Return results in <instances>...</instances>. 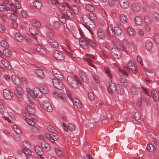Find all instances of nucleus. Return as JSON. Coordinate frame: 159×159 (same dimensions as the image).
<instances>
[{
    "label": "nucleus",
    "instance_id": "1",
    "mask_svg": "<svg viewBox=\"0 0 159 159\" xmlns=\"http://www.w3.org/2000/svg\"><path fill=\"white\" fill-rule=\"evenodd\" d=\"M67 80L72 87L74 88H77L79 84L81 85V82L80 80L78 77L75 75L74 77L69 76L67 77Z\"/></svg>",
    "mask_w": 159,
    "mask_h": 159
},
{
    "label": "nucleus",
    "instance_id": "2",
    "mask_svg": "<svg viewBox=\"0 0 159 159\" xmlns=\"http://www.w3.org/2000/svg\"><path fill=\"white\" fill-rule=\"evenodd\" d=\"M45 135L46 138L53 143H54L55 141H57L58 139V136L55 133H53L50 134L48 133H45Z\"/></svg>",
    "mask_w": 159,
    "mask_h": 159
},
{
    "label": "nucleus",
    "instance_id": "3",
    "mask_svg": "<svg viewBox=\"0 0 159 159\" xmlns=\"http://www.w3.org/2000/svg\"><path fill=\"white\" fill-rule=\"evenodd\" d=\"M109 86L107 88L108 91L110 94H113L116 91L115 83L112 80H110L109 82Z\"/></svg>",
    "mask_w": 159,
    "mask_h": 159
},
{
    "label": "nucleus",
    "instance_id": "4",
    "mask_svg": "<svg viewBox=\"0 0 159 159\" xmlns=\"http://www.w3.org/2000/svg\"><path fill=\"white\" fill-rule=\"evenodd\" d=\"M52 82L54 86L58 89L61 90L63 88L64 86L62 83L58 79H53Z\"/></svg>",
    "mask_w": 159,
    "mask_h": 159
},
{
    "label": "nucleus",
    "instance_id": "5",
    "mask_svg": "<svg viewBox=\"0 0 159 159\" xmlns=\"http://www.w3.org/2000/svg\"><path fill=\"white\" fill-rule=\"evenodd\" d=\"M128 67L132 70L133 73L135 74L138 71V69L135 64V62L133 60L130 61L128 64Z\"/></svg>",
    "mask_w": 159,
    "mask_h": 159
},
{
    "label": "nucleus",
    "instance_id": "6",
    "mask_svg": "<svg viewBox=\"0 0 159 159\" xmlns=\"http://www.w3.org/2000/svg\"><path fill=\"white\" fill-rule=\"evenodd\" d=\"M43 105L44 109L48 112H51L53 110L50 102L48 100L44 101L43 102Z\"/></svg>",
    "mask_w": 159,
    "mask_h": 159
},
{
    "label": "nucleus",
    "instance_id": "7",
    "mask_svg": "<svg viewBox=\"0 0 159 159\" xmlns=\"http://www.w3.org/2000/svg\"><path fill=\"white\" fill-rule=\"evenodd\" d=\"M54 57L58 60H62L64 58L63 54L57 50L55 51L53 53Z\"/></svg>",
    "mask_w": 159,
    "mask_h": 159
},
{
    "label": "nucleus",
    "instance_id": "8",
    "mask_svg": "<svg viewBox=\"0 0 159 159\" xmlns=\"http://www.w3.org/2000/svg\"><path fill=\"white\" fill-rule=\"evenodd\" d=\"M26 89L27 92L28 93L27 95L28 99L31 102L32 101L34 100L35 98L34 93L33 92L32 90L29 88H27Z\"/></svg>",
    "mask_w": 159,
    "mask_h": 159
},
{
    "label": "nucleus",
    "instance_id": "9",
    "mask_svg": "<svg viewBox=\"0 0 159 159\" xmlns=\"http://www.w3.org/2000/svg\"><path fill=\"white\" fill-rule=\"evenodd\" d=\"M24 93L23 90L21 87H16L15 93L16 96L20 98H21L23 96Z\"/></svg>",
    "mask_w": 159,
    "mask_h": 159
},
{
    "label": "nucleus",
    "instance_id": "10",
    "mask_svg": "<svg viewBox=\"0 0 159 159\" xmlns=\"http://www.w3.org/2000/svg\"><path fill=\"white\" fill-rule=\"evenodd\" d=\"M111 54L115 58H118L121 56L120 52L116 48H112L111 49Z\"/></svg>",
    "mask_w": 159,
    "mask_h": 159
},
{
    "label": "nucleus",
    "instance_id": "11",
    "mask_svg": "<svg viewBox=\"0 0 159 159\" xmlns=\"http://www.w3.org/2000/svg\"><path fill=\"white\" fill-rule=\"evenodd\" d=\"M52 73L53 75L57 78V79H59L62 80L63 79V76L60 72L55 69H53L52 70Z\"/></svg>",
    "mask_w": 159,
    "mask_h": 159
},
{
    "label": "nucleus",
    "instance_id": "12",
    "mask_svg": "<svg viewBox=\"0 0 159 159\" xmlns=\"http://www.w3.org/2000/svg\"><path fill=\"white\" fill-rule=\"evenodd\" d=\"M30 102V101L29 100L28 102L26 101L27 104H28L29 105L26 106L25 109L30 114H32L34 113V109L31 106L32 103Z\"/></svg>",
    "mask_w": 159,
    "mask_h": 159
},
{
    "label": "nucleus",
    "instance_id": "13",
    "mask_svg": "<svg viewBox=\"0 0 159 159\" xmlns=\"http://www.w3.org/2000/svg\"><path fill=\"white\" fill-rule=\"evenodd\" d=\"M120 6L123 9H126L129 7V3L127 0H119Z\"/></svg>",
    "mask_w": 159,
    "mask_h": 159
},
{
    "label": "nucleus",
    "instance_id": "14",
    "mask_svg": "<svg viewBox=\"0 0 159 159\" xmlns=\"http://www.w3.org/2000/svg\"><path fill=\"white\" fill-rule=\"evenodd\" d=\"M79 75L81 79L85 82L87 83L89 81V78L86 76L83 70L79 71Z\"/></svg>",
    "mask_w": 159,
    "mask_h": 159
},
{
    "label": "nucleus",
    "instance_id": "15",
    "mask_svg": "<svg viewBox=\"0 0 159 159\" xmlns=\"http://www.w3.org/2000/svg\"><path fill=\"white\" fill-rule=\"evenodd\" d=\"M3 94L5 98L8 99H10L12 98L13 95L11 92L7 89L3 91Z\"/></svg>",
    "mask_w": 159,
    "mask_h": 159
},
{
    "label": "nucleus",
    "instance_id": "16",
    "mask_svg": "<svg viewBox=\"0 0 159 159\" xmlns=\"http://www.w3.org/2000/svg\"><path fill=\"white\" fill-rule=\"evenodd\" d=\"M29 31L34 38L36 40L37 37L35 35H37L39 34V31L37 30L35 28L32 27L29 28Z\"/></svg>",
    "mask_w": 159,
    "mask_h": 159
},
{
    "label": "nucleus",
    "instance_id": "17",
    "mask_svg": "<svg viewBox=\"0 0 159 159\" xmlns=\"http://www.w3.org/2000/svg\"><path fill=\"white\" fill-rule=\"evenodd\" d=\"M97 34L98 37L100 39H103L105 37V34L103 30L100 28L98 29Z\"/></svg>",
    "mask_w": 159,
    "mask_h": 159
},
{
    "label": "nucleus",
    "instance_id": "18",
    "mask_svg": "<svg viewBox=\"0 0 159 159\" xmlns=\"http://www.w3.org/2000/svg\"><path fill=\"white\" fill-rule=\"evenodd\" d=\"M23 150V153L26 156L27 159H34L33 156L31 155V152L30 150Z\"/></svg>",
    "mask_w": 159,
    "mask_h": 159
},
{
    "label": "nucleus",
    "instance_id": "19",
    "mask_svg": "<svg viewBox=\"0 0 159 159\" xmlns=\"http://www.w3.org/2000/svg\"><path fill=\"white\" fill-rule=\"evenodd\" d=\"M53 94L56 96L58 97L61 98V100L64 102L66 101L67 99L64 94L62 93H57V92L54 91L53 92Z\"/></svg>",
    "mask_w": 159,
    "mask_h": 159
},
{
    "label": "nucleus",
    "instance_id": "20",
    "mask_svg": "<svg viewBox=\"0 0 159 159\" xmlns=\"http://www.w3.org/2000/svg\"><path fill=\"white\" fill-rule=\"evenodd\" d=\"M151 94L153 99L155 101L159 102V96L157 91L154 90H152Z\"/></svg>",
    "mask_w": 159,
    "mask_h": 159
},
{
    "label": "nucleus",
    "instance_id": "21",
    "mask_svg": "<svg viewBox=\"0 0 159 159\" xmlns=\"http://www.w3.org/2000/svg\"><path fill=\"white\" fill-rule=\"evenodd\" d=\"M86 24V28L90 31H91L92 29H94L95 27L94 23L91 20Z\"/></svg>",
    "mask_w": 159,
    "mask_h": 159
},
{
    "label": "nucleus",
    "instance_id": "22",
    "mask_svg": "<svg viewBox=\"0 0 159 159\" xmlns=\"http://www.w3.org/2000/svg\"><path fill=\"white\" fill-rule=\"evenodd\" d=\"M11 78L13 82L16 85H20L21 84V82L19 78L15 75L12 76Z\"/></svg>",
    "mask_w": 159,
    "mask_h": 159
},
{
    "label": "nucleus",
    "instance_id": "23",
    "mask_svg": "<svg viewBox=\"0 0 159 159\" xmlns=\"http://www.w3.org/2000/svg\"><path fill=\"white\" fill-rule=\"evenodd\" d=\"M2 62L3 66L8 70H10L11 69V67L10 65V64L8 61L5 59H3Z\"/></svg>",
    "mask_w": 159,
    "mask_h": 159
},
{
    "label": "nucleus",
    "instance_id": "24",
    "mask_svg": "<svg viewBox=\"0 0 159 159\" xmlns=\"http://www.w3.org/2000/svg\"><path fill=\"white\" fill-rule=\"evenodd\" d=\"M73 102L74 105L78 108H81L82 107V105L80 100L76 98H74L73 99Z\"/></svg>",
    "mask_w": 159,
    "mask_h": 159
},
{
    "label": "nucleus",
    "instance_id": "25",
    "mask_svg": "<svg viewBox=\"0 0 159 159\" xmlns=\"http://www.w3.org/2000/svg\"><path fill=\"white\" fill-rule=\"evenodd\" d=\"M48 43L50 44L51 46L53 48H57L58 47L57 43L51 39H49L48 40Z\"/></svg>",
    "mask_w": 159,
    "mask_h": 159
},
{
    "label": "nucleus",
    "instance_id": "26",
    "mask_svg": "<svg viewBox=\"0 0 159 159\" xmlns=\"http://www.w3.org/2000/svg\"><path fill=\"white\" fill-rule=\"evenodd\" d=\"M120 82L122 85L125 87L127 86V83L126 78L124 76H122L120 77Z\"/></svg>",
    "mask_w": 159,
    "mask_h": 159
},
{
    "label": "nucleus",
    "instance_id": "27",
    "mask_svg": "<svg viewBox=\"0 0 159 159\" xmlns=\"http://www.w3.org/2000/svg\"><path fill=\"white\" fill-rule=\"evenodd\" d=\"M119 70L120 72L126 76H127V72H130L129 70L126 66H124L123 68V69L119 68Z\"/></svg>",
    "mask_w": 159,
    "mask_h": 159
},
{
    "label": "nucleus",
    "instance_id": "28",
    "mask_svg": "<svg viewBox=\"0 0 159 159\" xmlns=\"http://www.w3.org/2000/svg\"><path fill=\"white\" fill-rule=\"evenodd\" d=\"M48 92V90L47 87L43 84H41L40 87V93L43 94H47Z\"/></svg>",
    "mask_w": 159,
    "mask_h": 159
},
{
    "label": "nucleus",
    "instance_id": "29",
    "mask_svg": "<svg viewBox=\"0 0 159 159\" xmlns=\"http://www.w3.org/2000/svg\"><path fill=\"white\" fill-rule=\"evenodd\" d=\"M133 10L135 12H138L140 9V5L136 2H134L132 5Z\"/></svg>",
    "mask_w": 159,
    "mask_h": 159
},
{
    "label": "nucleus",
    "instance_id": "30",
    "mask_svg": "<svg viewBox=\"0 0 159 159\" xmlns=\"http://www.w3.org/2000/svg\"><path fill=\"white\" fill-rule=\"evenodd\" d=\"M135 23L139 25H141L143 22L142 18L139 16H136L135 18Z\"/></svg>",
    "mask_w": 159,
    "mask_h": 159
},
{
    "label": "nucleus",
    "instance_id": "31",
    "mask_svg": "<svg viewBox=\"0 0 159 159\" xmlns=\"http://www.w3.org/2000/svg\"><path fill=\"white\" fill-rule=\"evenodd\" d=\"M87 10L89 12H93L95 10V8L93 5L90 4H87L85 5Z\"/></svg>",
    "mask_w": 159,
    "mask_h": 159
},
{
    "label": "nucleus",
    "instance_id": "32",
    "mask_svg": "<svg viewBox=\"0 0 159 159\" xmlns=\"http://www.w3.org/2000/svg\"><path fill=\"white\" fill-rule=\"evenodd\" d=\"M14 37L19 42H21L23 40V37L19 33H16L14 34Z\"/></svg>",
    "mask_w": 159,
    "mask_h": 159
},
{
    "label": "nucleus",
    "instance_id": "33",
    "mask_svg": "<svg viewBox=\"0 0 159 159\" xmlns=\"http://www.w3.org/2000/svg\"><path fill=\"white\" fill-rule=\"evenodd\" d=\"M120 18L121 21L124 23H126L128 20L126 16L124 14H121L120 16Z\"/></svg>",
    "mask_w": 159,
    "mask_h": 159
},
{
    "label": "nucleus",
    "instance_id": "34",
    "mask_svg": "<svg viewBox=\"0 0 159 159\" xmlns=\"http://www.w3.org/2000/svg\"><path fill=\"white\" fill-rule=\"evenodd\" d=\"M41 146L43 149L50 148V147L49 144L47 142L43 141L41 142Z\"/></svg>",
    "mask_w": 159,
    "mask_h": 159
},
{
    "label": "nucleus",
    "instance_id": "35",
    "mask_svg": "<svg viewBox=\"0 0 159 159\" xmlns=\"http://www.w3.org/2000/svg\"><path fill=\"white\" fill-rule=\"evenodd\" d=\"M114 32L115 34L117 35H119L121 34L122 33V30L120 27L115 26L114 28Z\"/></svg>",
    "mask_w": 159,
    "mask_h": 159
},
{
    "label": "nucleus",
    "instance_id": "36",
    "mask_svg": "<svg viewBox=\"0 0 159 159\" xmlns=\"http://www.w3.org/2000/svg\"><path fill=\"white\" fill-rule=\"evenodd\" d=\"M127 31L129 34L131 36L134 35L135 33V31L134 28L130 27L128 28Z\"/></svg>",
    "mask_w": 159,
    "mask_h": 159
},
{
    "label": "nucleus",
    "instance_id": "37",
    "mask_svg": "<svg viewBox=\"0 0 159 159\" xmlns=\"http://www.w3.org/2000/svg\"><path fill=\"white\" fill-rule=\"evenodd\" d=\"M113 42L115 46L119 49H122L123 48V47L122 46L120 43L116 40H114Z\"/></svg>",
    "mask_w": 159,
    "mask_h": 159
},
{
    "label": "nucleus",
    "instance_id": "38",
    "mask_svg": "<svg viewBox=\"0 0 159 159\" xmlns=\"http://www.w3.org/2000/svg\"><path fill=\"white\" fill-rule=\"evenodd\" d=\"M23 145L25 148L24 149H30L31 148L30 144L27 141H24L23 142Z\"/></svg>",
    "mask_w": 159,
    "mask_h": 159
},
{
    "label": "nucleus",
    "instance_id": "39",
    "mask_svg": "<svg viewBox=\"0 0 159 159\" xmlns=\"http://www.w3.org/2000/svg\"><path fill=\"white\" fill-rule=\"evenodd\" d=\"M145 47L148 50H150L152 47V44L151 42L147 41L146 42Z\"/></svg>",
    "mask_w": 159,
    "mask_h": 159
},
{
    "label": "nucleus",
    "instance_id": "40",
    "mask_svg": "<svg viewBox=\"0 0 159 159\" xmlns=\"http://www.w3.org/2000/svg\"><path fill=\"white\" fill-rule=\"evenodd\" d=\"M130 90L131 93L134 95H137L138 93V92L137 88L134 86L132 87Z\"/></svg>",
    "mask_w": 159,
    "mask_h": 159
},
{
    "label": "nucleus",
    "instance_id": "41",
    "mask_svg": "<svg viewBox=\"0 0 159 159\" xmlns=\"http://www.w3.org/2000/svg\"><path fill=\"white\" fill-rule=\"evenodd\" d=\"M25 121L29 125L31 126H35V124L32 120L28 118H26Z\"/></svg>",
    "mask_w": 159,
    "mask_h": 159
},
{
    "label": "nucleus",
    "instance_id": "42",
    "mask_svg": "<svg viewBox=\"0 0 159 159\" xmlns=\"http://www.w3.org/2000/svg\"><path fill=\"white\" fill-rule=\"evenodd\" d=\"M82 19L84 22L85 23H88L91 20L87 15H83L82 16Z\"/></svg>",
    "mask_w": 159,
    "mask_h": 159
},
{
    "label": "nucleus",
    "instance_id": "43",
    "mask_svg": "<svg viewBox=\"0 0 159 159\" xmlns=\"http://www.w3.org/2000/svg\"><path fill=\"white\" fill-rule=\"evenodd\" d=\"M154 20L155 21L159 20V14L156 12H154L152 15Z\"/></svg>",
    "mask_w": 159,
    "mask_h": 159
},
{
    "label": "nucleus",
    "instance_id": "44",
    "mask_svg": "<svg viewBox=\"0 0 159 159\" xmlns=\"http://www.w3.org/2000/svg\"><path fill=\"white\" fill-rule=\"evenodd\" d=\"M13 128L14 130L18 134H21V131L19 129V127H17L16 125H13Z\"/></svg>",
    "mask_w": 159,
    "mask_h": 159
},
{
    "label": "nucleus",
    "instance_id": "45",
    "mask_svg": "<svg viewBox=\"0 0 159 159\" xmlns=\"http://www.w3.org/2000/svg\"><path fill=\"white\" fill-rule=\"evenodd\" d=\"M55 152L59 157H63V153L61 150H56Z\"/></svg>",
    "mask_w": 159,
    "mask_h": 159
},
{
    "label": "nucleus",
    "instance_id": "46",
    "mask_svg": "<svg viewBox=\"0 0 159 159\" xmlns=\"http://www.w3.org/2000/svg\"><path fill=\"white\" fill-rule=\"evenodd\" d=\"M3 53L6 56L8 57L10 56L11 54V52L10 50L7 49H5L3 50Z\"/></svg>",
    "mask_w": 159,
    "mask_h": 159
},
{
    "label": "nucleus",
    "instance_id": "47",
    "mask_svg": "<svg viewBox=\"0 0 159 159\" xmlns=\"http://www.w3.org/2000/svg\"><path fill=\"white\" fill-rule=\"evenodd\" d=\"M39 89L37 88H35L34 89L33 92L34 93L35 96V98L36 97H37L38 98H39V97H38L39 94Z\"/></svg>",
    "mask_w": 159,
    "mask_h": 159
},
{
    "label": "nucleus",
    "instance_id": "48",
    "mask_svg": "<svg viewBox=\"0 0 159 159\" xmlns=\"http://www.w3.org/2000/svg\"><path fill=\"white\" fill-rule=\"evenodd\" d=\"M34 7L37 9H39L40 2L39 0H35L33 3Z\"/></svg>",
    "mask_w": 159,
    "mask_h": 159
},
{
    "label": "nucleus",
    "instance_id": "49",
    "mask_svg": "<svg viewBox=\"0 0 159 159\" xmlns=\"http://www.w3.org/2000/svg\"><path fill=\"white\" fill-rule=\"evenodd\" d=\"M116 91L117 93L120 95H122L124 93L123 89L121 87V88L119 87L116 89Z\"/></svg>",
    "mask_w": 159,
    "mask_h": 159
},
{
    "label": "nucleus",
    "instance_id": "50",
    "mask_svg": "<svg viewBox=\"0 0 159 159\" xmlns=\"http://www.w3.org/2000/svg\"><path fill=\"white\" fill-rule=\"evenodd\" d=\"M7 18V16L5 14L2 12L0 13V18L2 19L3 21H6Z\"/></svg>",
    "mask_w": 159,
    "mask_h": 159
},
{
    "label": "nucleus",
    "instance_id": "51",
    "mask_svg": "<svg viewBox=\"0 0 159 159\" xmlns=\"http://www.w3.org/2000/svg\"><path fill=\"white\" fill-rule=\"evenodd\" d=\"M53 25L54 28L58 29L60 28V23L58 21H54L53 22Z\"/></svg>",
    "mask_w": 159,
    "mask_h": 159
},
{
    "label": "nucleus",
    "instance_id": "52",
    "mask_svg": "<svg viewBox=\"0 0 159 159\" xmlns=\"http://www.w3.org/2000/svg\"><path fill=\"white\" fill-rule=\"evenodd\" d=\"M108 31L109 34H110L112 36H115V33L114 32V30H113L112 29L111 27H109Z\"/></svg>",
    "mask_w": 159,
    "mask_h": 159
},
{
    "label": "nucleus",
    "instance_id": "53",
    "mask_svg": "<svg viewBox=\"0 0 159 159\" xmlns=\"http://www.w3.org/2000/svg\"><path fill=\"white\" fill-rule=\"evenodd\" d=\"M89 16L91 19L93 20H96L97 19V17L95 14L93 12H90L89 14Z\"/></svg>",
    "mask_w": 159,
    "mask_h": 159
},
{
    "label": "nucleus",
    "instance_id": "54",
    "mask_svg": "<svg viewBox=\"0 0 159 159\" xmlns=\"http://www.w3.org/2000/svg\"><path fill=\"white\" fill-rule=\"evenodd\" d=\"M16 14H11L10 16V19L12 20L16 21L17 19V16L16 15Z\"/></svg>",
    "mask_w": 159,
    "mask_h": 159
},
{
    "label": "nucleus",
    "instance_id": "55",
    "mask_svg": "<svg viewBox=\"0 0 159 159\" xmlns=\"http://www.w3.org/2000/svg\"><path fill=\"white\" fill-rule=\"evenodd\" d=\"M147 106H149L150 105V99L148 98H145L143 100Z\"/></svg>",
    "mask_w": 159,
    "mask_h": 159
},
{
    "label": "nucleus",
    "instance_id": "56",
    "mask_svg": "<svg viewBox=\"0 0 159 159\" xmlns=\"http://www.w3.org/2000/svg\"><path fill=\"white\" fill-rule=\"evenodd\" d=\"M135 121L137 122L140 118V115L139 112H136L135 114Z\"/></svg>",
    "mask_w": 159,
    "mask_h": 159
},
{
    "label": "nucleus",
    "instance_id": "57",
    "mask_svg": "<svg viewBox=\"0 0 159 159\" xmlns=\"http://www.w3.org/2000/svg\"><path fill=\"white\" fill-rule=\"evenodd\" d=\"M93 77L94 81L97 83H99L100 80L99 77L96 75H93Z\"/></svg>",
    "mask_w": 159,
    "mask_h": 159
},
{
    "label": "nucleus",
    "instance_id": "58",
    "mask_svg": "<svg viewBox=\"0 0 159 159\" xmlns=\"http://www.w3.org/2000/svg\"><path fill=\"white\" fill-rule=\"evenodd\" d=\"M1 46L4 48H6L8 46V43L5 41L2 40L1 42Z\"/></svg>",
    "mask_w": 159,
    "mask_h": 159
},
{
    "label": "nucleus",
    "instance_id": "59",
    "mask_svg": "<svg viewBox=\"0 0 159 159\" xmlns=\"http://www.w3.org/2000/svg\"><path fill=\"white\" fill-rule=\"evenodd\" d=\"M29 115H30L29 117H30L34 121L36 122L37 121V120H38L37 119L36 117V116H35L34 115V113H33L32 114H29Z\"/></svg>",
    "mask_w": 159,
    "mask_h": 159
},
{
    "label": "nucleus",
    "instance_id": "60",
    "mask_svg": "<svg viewBox=\"0 0 159 159\" xmlns=\"http://www.w3.org/2000/svg\"><path fill=\"white\" fill-rule=\"evenodd\" d=\"M88 97L90 100H93L94 99V96L92 93H89L88 94Z\"/></svg>",
    "mask_w": 159,
    "mask_h": 159
},
{
    "label": "nucleus",
    "instance_id": "61",
    "mask_svg": "<svg viewBox=\"0 0 159 159\" xmlns=\"http://www.w3.org/2000/svg\"><path fill=\"white\" fill-rule=\"evenodd\" d=\"M80 45L81 47L84 49L87 48L88 47V44L86 43V41L85 42L80 43Z\"/></svg>",
    "mask_w": 159,
    "mask_h": 159
},
{
    "label": "nucleus",
    "instance_id": "62",
    "mask_svg": "<svg viewBox=\"0 0 159 159\" xmlns=\"http://www.w3.org/2000/svg\"><path fill=\"white\" fill-rule=\"evenodd\" d=\"M72 9L75 14H77L78 13L79 11L78 8L75 6L73 5L72 6Z\"/></svg>",
    "mask_w": 159,
    "mask_h": 159
},
{
    "label": "nucleus",
    "instance_id": "63",
    "mask_svg": "<svg viewBox=\"0 0 159 159\" xmlns=\"http://www.w3.org/2000/svg\"><path fill=\"white\" fill-rule=\"evenodd\" d=\"M70 131H73L75 129V126L72 124L70 123L68 125Z\"/></svg>",
    "mask_w": 159,
    "mask_h": 159
},
{
    "label": "nucleus",
    "instance_id": "64",
    "mask_svg": "<svg viewBox=\"0 0 159 159\" xmlns=\"http://www.w3.org/2000/svg\"><path fill=\"white\" fill-rule=\"evenodd\" d=\"M21 16L24 18H26L27 17L26 12L25 11H22L21 12Z\"/></svg>",
    "mask_w": 159,
    "mask_h": 159
}]
</instances>
